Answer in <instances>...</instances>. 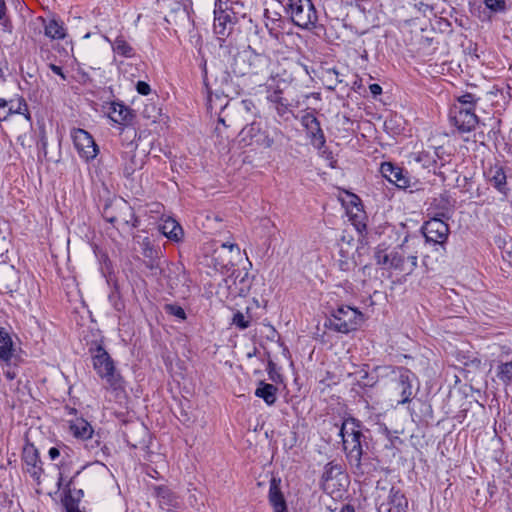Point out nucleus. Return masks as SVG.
<instances>
[{
    "mask_svg": "<svg viewBox=\"0 0 512 512\" xmlns=\"http://www.w3.org/2000/svg\"><path fill=\"white\" fill-rule=\"evenodd\" d=\"M92 362L97 375L105 382L104 389L109 391L115 400L124 399L126 396L125 381L116 370L113 359L101 345L96 347Z\"/></svg>",
    "mask_w": 512,
    "mask_h": 512,
    "instance_id": "obj_1",
    "label": "nucleus"
},
{
    "mask_svg": "<svg viewBox=\"0 0 512 512\" xmlns=\"http://www.w3.org/2000/svg\"><path fill=\"white\" fill-rule=\"evenodd\" d=\"M339 435L342 438L343 449L346 452L349 464L357 475H364L370 471L361 462L363 455L362 438L363 434L360 424L355 419H346L340 428Z\"/></svg>",
    "mask_w": 512,
    "mask_h": 512,
    "instance_id": "obj_2",
    "label": "nucleus"
},
{
    "mask_svg": "<svg viewBox=\"0 0 512 512\" xmlns=\"http://www.w3.org/2000/svg\"><path fill=\"white\" fill-rule=\"evenodd\" d=\"M245 16V7L240 0H216L214 9V32L228 35L241 17Z\"/></svg>",
    "mask_w": 512,
    "mask_h": 512,
    "instance_id": "obj_3",
    "label": "nucleus"
},
{
    "mask_svg": "<svg viewBox=\"0 0 512 512\" xmlns=\"http://www.w3.org/2000/svg\"><path fill=\"white\" fill-rule=\"evenodd\" d=\"M287 13L292 22L302 28L311 30L318 22V12L311 0H288Z\"/></svg>",
    "mask_w": 512,
    "mask_h": 512,
    "instance_id": "obj_4",
    "label": "nucleus"
},
{
    "mask_svg": "<svg viewBox=\"0 0 512 512\" xmlns=\"http://www.w3.org/2000/svg\"><path fill=\"white\" fill-rule=\"evenodd\" d=\"M378 512H407L408 500L403 491L395 486L376 487Z\"/></svg>",
    "mask_w": 512,
    "mask_h": 512,
    "instance_id": "obj_5",
    "label": "nucleus"
},
{
    "mask_svg": "<svg viewBox=\"0 0 512 512\" xmlns=\"http://www.w3.org/2000/svg\"><path fill=\"white\" fill-rule=\"evenodd\" d=\"M362 313L350 306H340L325 323V326L340 333H349L359 326Z\"/></svg>",
    "mask_w": 512,
    "mask_h": 512,
    "instance_id": "obj_6",
    "label": "nucleus"
},
{
    "mask_svg": "<svg viewBox=\"0 0 512 512\" xmlns=\"http://www.w3.org/2000/svg\"><path fill=\"white\" fill-rule=\"evenodd\" d=\"M267 40L265 43L260 42L259 45L256 43L249 44L248 50L244 52L245 60L248 63L247 73L261 74L268 71L270 65V58L267 55L268 44ZM242 75L246 74L245 71H240Z\"/></svg>",
    "mask_w": 512,
    "mask_h": 512,
    "instance_id": "obj_7",
    "label": "nucleus"
},
{
    "mask_svg": "<svg viewBox=\"0 0 512 512\" xmlns=\"http://www.w3.org/2000/svg\"><path fill=\"white\" fill-rule=\"evenodd\" d=\"M417 260V255L409 251L408 241L405 240L401 245L394 248L390 271L401 275H410L417 267Z\"/></svg>",
    "mask_w": 512,
    "mask_h": 512,
    "instance_id": "obj_8",
    "label": "nucleus"
},
{
    "mask_svg": "<svg viewBox=\"0 0 512 512\" xmlns=\"http://www.w3.org/2000/svg\"><path fill=\"white\" fill-rule=\"evenodd\" d=\"M103 217L110 223L122 221L132 227L138 226V219L135 217L133 209L126 201L120 199L111 205H106L103 209Z\"/></svg>",
    "mask_w": 512,
    "mask_h": 512,
    "instance_id": "obj_9",
    "label": "nucleus"
},
{
    "mask_svg": "<svg viewBox=\"0 0 512 512\" xmlns=\"http://www.w3.org/2000/svg\"><path fill=\"white\" fill-rule=\"evenodd\" d=\"M71 137L80 157L90 161L97 156L98 146L87 131L81 128H74L71 132Z\"/></svg>",
    "mask_w": 512,
    "mask_h": 512,
    "instance_id": "obj_10",
    "label": "nucleus"
},
{
    "mask_svg": "<svg viewBox=\"0 0 512 512\" xmlns=\"http://www.w3.org/2000/svg\"><path fill=\"white\" fill-rule=\"evenodd\" d=\"M427 242L443 244L449 235V226L444 218L432 216L422 227Z\"/></svg>",
    "mask_w": 512,
    "mask_h": 512,
    "instance_id": "obj_11",
    "label": "nucleus"
},
{
    "mask_svg": "<svg viewBox=\"0 0 512 512\" xmlns=\"http://www.w3.org/2000/svg\"><path fill=\"white\" fill-rule=\"evenodd\" d=\"M462 107L453 106L450 110V119L459 132L468 133L475 129L479 120L475 114V109Z\"/></svg>",
    "mask_w": 512,
    "mask_h": 512,
    "instance_id": "obj_12",
    "label": "nucleus"
},
{
    "mask_svg": "<svg viewBox=\"0 0 512 512\" xmlns=\"http://www.w3.org/2000/svg\"><path fill=\"white\" fill-rule=\"evenodd\" d=\"M416 379L414 373L406 368H400L399 374L393 379V389L399 394L398 404H405L411 401L413 397L412 383Z\"/></svg>",
    "mask_w": 512,
    "mask_h": 512,
    "instance_id": "obj_13",
    "label": "nucleus"
},
{
    "mask_svg": "<svg viewBox=\"0 0 512 512\" xmlns=\"http://www.w3.org/2000/svg\"><path fill=\"white\" fill-rule=\"evenodd\" d=\"M301 124L305 128L311 144L315 148L321 149L325 145L326 140L316 116L312 112L305 111L301 117Z\"/></svg>",
    "mask_w": 512,
    "mask_h": 512,
    "instance_id": "obj_14",
    "label": "nucleus"
},
{
    "mask_svg": "<svg viewBox=\"0 0 512 512\" xmlns=\"http://www.w3.org/2000/svg\"><path fill=\"white\" fill-rule=\"evenodd\" d=\"M152 494L159 507L168 512L176 511L181 507L179 496L165 485L152 486Z\"/></svg>",
    "mask_w": 512,
    "mask_h": 512,
    "instance_id": "obj_15",
    "label": "nucleus"
},
{
    "mask_svg": "<svg viewBox=\"0 0 512 512\" xmlns=\"http://www.w3.org/2000/svg\"><path fill=\"white\" fill-rule=\"evenodd\" d=\"M121 158L123 174L127 178L132 176L137 170H140L144 165V157L137 155V145L132 142L126 145Z\"/></svg>",
    "mask_w": 512,
    "mask_h": 512,
    "instance_id": "obj_16",
    "label": "nucleus"
},
{
    "mask_svg": "<svg viewBox=\"0 0 512 512\" xmlns=\"http://www.w3.org/2000/svg\"><path fill=\"white\" fill-rule=\"evenodd\" d=\"M70 432L74 437L83 441H91L90 444H87V448L93 450L98 448L100 445V441L98 439L94 440L92 443V438L94 434V430L90 423L83 418H77L75 420L70 421L69 425Z\"/></svg>",
    "mask_w": 512,
    "mask_h": 512,
    "instance_id": "obj_17",
    "label": "nucleus"
},
{
    "mask_svg": "<svg viewBox=\"0 0 512 512\" xmlns=\"http://www.w3.org/2000/svg\"><path fill=\"white\" fill-rule=\"evenodd\" d=\"M495 375L506 386L512 383V350L501 352L497 360Z\"/></svg>",
    "mask_w": 512,
    "mask_h": 512,
    "instance_id": "obj_18",
    "label": "nucleus"
},
{
    "mask_svg": "<svg viewBox=\"0 0 512 512\" xmlns=\"http://www.w3.org/2000/svg\"><path fill=\"white\" fill-rule=\"evenodd\" d=\"M22 460L26 465V471L36 480L40 479L43 472L38 451L33 445H28L23 449Z\"/></svg>",
    "mask_w": 512,
    "mask_h": 512,
    "instance_id": "obj_19",
    "label": "nucleus"
},
{
    "mask_svg": "<svg viewBox=\"0 0 512 512\" xmlns=\"http://www.w3.org/2000/svg\"><path fill=\"white\" fill-rule=\"evenodd\" d=\"M380 171L389 182L397 187L406 188L409 186V179L404 175L400 167L394 166L390 162H385L382 163Z\"/></svg>",
    "mask_w": 512,
    "mask_h": 512,
    "instance_id": "obj_20",
    "label": "nucleus"
},
{
    "mask_svg": "<svg viewBox=\"0 0 512 512\" xmlns=\"http://www.w3.org/2000/svg\"><path fill=\"white\" fill-rule=\"evenodd\" d=\"M453 207L454 204L450 197L447 194H440L433 199L429 210L430 213H433V216L449 219Z\"/></svg>",
    "mask_w": 512,
    "mask_h": 512,
    "instance_id": "obj_21",
    "label": "nucleus"
},
{
    "mask_svg": "<svg viewBox=\"0 0 512 512\" xmlns=\"http://www.w3.org/2000/svg\"><path fill=\"white\" fill-rule=\"evenodd\" d=\"M487 178L489 183L497 189L501 194L507 195L508 187H507V176L500 166L490 167L487 171Z\"/></svg>",
    "mask_w": 512,
    "mask_h": 512,
    "instance_id": "obj_22",
    "label": "nucleus"
},
{
    "mask_svg": "<svg viewBox=\"0 0 512 512\" xmlns=\"http://www.w3.org/2000/svg\"><path fill=\"white\" fill-rule=\"evenodd\" d=\"M269 502L273 512H288L286 501L275 478L270 481Z\"/></svg>",
    "mask_w": 512,
    "mask_h": 512,
    "instance_id": "obj_23",
    "label": "nucleus"
},
{
    "mask_svg": "<svg viewBox=\"0 0 512 512\" xmlns=\"http://www.w3.org/2000/svg\"><path fill=\"white\" fill-rule=\"evenodd\" d=\"M159 230L164 236L175 242H179L184 235L180 224L175 219L170 217L163 220V223L159 226Z\"/></svg>",
    "mask_w": 512,
    "mask_h": 512,
    "instance_id": "obj_24",
    "label": "nucleus"
},
{
    "mask_svg": "<svg viewBox=\"0 0 512 512\" xmlns=\"http://www.w3.org/2000/svg\"><path fill=\"white\" fill-rule=\"evenodd\" d=\"M103 38L111 44L112 50L115 54L125 58H132L135 56L134 48L126 41L122 34H119L114 41H111L106 35H104Z\"/></svg>",
    "mask_w": 512,
    "mask_h": 512,
    "instance_id": "obj_25",
    "label": "nucleus"
},
{
    "mask_svg": "<svg viewBox=\"0 0 512 512\" xmlns=\"http://www.w3.org/2000/svg\"><path fill=\"white\" fill-rule=\"evenodd\" d=\"M44 34L48 38L52 40H61L66 37V29L64 27L63 22L56 20L55 18H51L49 20H44Z\"/></svg>",
    "mask_w": 512,
    "mask_h": 512,
    "instance_id": "obj_26",
    "label": "nucleus"
},
{
    "mask_svg": "<svg viewBox=\"0 0 512 512\" xmlns=\"http://www.w3.org/2000/svg\"><path fill=\"white\" fill-rule=\"evenodd\" d=\"M109 117L115 123L128 124L132 120L133 114L127 106L120 103H112Z\"/></svg>",
    "mask_w": 512,
    "mask_h": 512,
    "instance_id": "obj_27",
    "label": "nucleus"
},
{
    "mask_svg": "<svg viewBox=\"0 0 512 512\" xmlns=\"http://www.w3.org/2000/svg\"><path fill=\"white\" fill-rule=\"evenodd\" d=\"M12 114H23L25 115L26 119H30L27 103L22 97L9 101L8 111L3 115L0 114V121L7 120L8 117Z\"/></svg>",
    "mask_w": 512,
    "mask_h": 512,
    "instance_id": "obj_28",
    "label": "nucleus"
},
{
    "mask_svg": "<svg viewBox=\"0 0 512 512\" xmlns=\"http://www.w3.org/2000/svg\"><path fill=\"white\" fill-rule=\"evenodd\" d=\"M255 396L262 398L267 405L272 406L277 400V388L273 384L261 381L255 390Z\"/></svg>",
    "mask_w": 512,
    "mask_h": 512,
    "instance_id": "obj_29",
    "label": "nucleus"
},
{
    "mask_svg": "<svg viewBox=\"0 0 512 512\" xmlns=\"http://www.w3.org/2000/svg\"><path fill=\"white\" fill-rule=\"evenodd\" d=\"M13 356V342L9 333L0 327V360L8 362Z\"/></svg>",
    "mask_w": 512,
    "mask_h": 512,
    "instance_id": "obj_30",
    "label": "nucleus"
},
{
    "mask_svg": "<svg viewBox=\"0 0 512 512\" xmlns=\"http://www.w3.org/2000/svg\"><path fill=\"white\" fill-rule=\"evenodd\" d=\"M394 255V248L393 249H387L382 248L381 246H378L374 253V258L376 260L377 265L381 266L383 269L391 270V257Z\"/></svg>",
    "mask_w": 512,
    "mask_h": 512,
    "instance_id": "obj_31",
    "label": "nucleus"
},
{
    "mask_svg": "<svg viewBox=\"0 0 512 512\" xmlns=\"http://www.w3.org/2000/svg\"><path fill=\"white\" fill-rule=\"evenodd\" d=\"M260 132V122L256 121V119H251L250 123L241 130L242 139L244 141L249 140L250 142H258L259 140L257 139V137L259 136Z\"/></svg>",
    "mask_w": 512,
    "mask_h": 512,
    "instance_id": "obj_32",
    "label": "nucleus"
},
{
    "mask_svg": "<svg viewBox=\"0 0 512 512\" xmlns=\"http://www.w3.org/2000/svg\"><path fill=\"white\" fill-rule=\"evenodd\" d=\"M240 110L247 114V117H245L246 121H250L251 119H256L258 117V109L251 99L242 100L240 103Z\"/></svg>",
    "mask_w": 512,
    "mask_h": 512,
    "instance_id": "obj_33",
    "label": "nucleus"
},
{
    "mask_svg": "<svg viewBox=\"0 0 512 512\" xmlns=\"http://www.w3.org/2000/svg\"><path fill=\"white\" fill-rule=\"evenodd\" d=\"M227 104L228 100L226 99V97H222L217 94H215L214 96L210 95L208 97L207 107L208 110H210V112H213L214 110L216 111L217 109L221 111L224 108H226Z\"/></svg>",
    "mask_w": 512,
    "mask_h": 512,
    "instance_id": "obj_34",
    "label": "nucleus"
},
{
    "mask_svg": "<svg viewBox=\"0 0 512 512\" xmlns=\"http://www.w3.org/2000/svg\"><path fill=\"white\" fill-rule=\"evenodd\" d=\"M341 474H342V466L339 464L330 462L324 468L322 479L324 481H329Z\"/></svg>",
    "mask_w": 512,
    "mask_h": 512,
    "instance_id": "obj_35",
    "label": "nucleus"
},
{
    "mask_svg": "<svg viewBox=\"0 0 512 512\" xmlns=\"http://www.w3.org/2000/svg\"><path fill=\"white\" fill-rule=\"evenodd\" d=\"M142 255L145 259H152L153 257H157L159 255V250L156 249L149 238H144L141 243Z\"/></svg>",
    "mask_w": 512,
    "mask_h": 512,
    "instance_id": "obj_36",
    "label": "nucleus"
},
{
    "mask_svg": "<svg viewBox=\"0 0 512 512\" xmlns=\"http://www.w3.org/2000/svg\"><path fill=\"white\" fill-rule=\"evenodd\" d=\"M458 103L453 106H463L462 108L466 109H475L477 100L475 96L471 93H466L457 98Z\"/></svg>",
    "mask_w": 512,
    "mask_h": 512,
    "instance_id": "obj_37",
    "label": "nucleus"
},
{
    "mask_svg": "<svg viewBox=\"0 0 512 512\" xmlns=\"http://www.w3.org/2000/svg\"><path fill=\"white\" fill-rule=\"evenodd\" d=\"M79 499H75L72 495V492L70 489H68L67 494L65 495V498L63 500L65 509L67 512H81L78 507Z\"/></svg>",
    "mask_w": 512,
    "mask_h": 512,
    "instance_id": "obj_38",
    "label": "nucleus"
},
{
    "mask_svg": "<svg viewBox=\"0 0 512 512\" xmlns=\"http://www.w3.org/2000/svg\"><path fill=\"white\" fill-rule=\"evenodd\" d=\"M165 311L170 314V315H173L181 320H184L186 319V313L184 311V309L179 306V305H175V304H166L165 305Z\"/></svg>",
    "mask_w": 512,
    "mask_h": 512,
    "instance_id": "obj_39",
    "label": "nucleus"
},
{
    "mask_svg": "<svg viewBox=\"0 0 512 512\" xmlns=\"http://www.w3.org/2000/svg\"><path fill=\"white\" fill-rule=\"evenodd\" d=\"M145 266L152 272L153 275H157L161 272L160 256L153 257L152 259L145 260Z\"/></svg>",
    "mask_w": 512,
    "mask_h": 512,
    "instance_id": "obj_40",
    "label": "nucleus"
},
{
    "mask_svg": "<svg viewBox=\"0 0 512 512\" xmlns=\"http://www.w3.org/2000/svg\"><path fill=\"white\" fill-rule=\"evenodd\" d=\"M232 324H234L239 329L244 330L250 326V320L246 319L243 313L238 311L233 316Z\"/></svg>",
    "mask_w": 512,
    "mask_h": 512,
    "instance_id": "obj_41",
    "label": "nucleus"
},
{
    "mask_svg": "<svg viewBox=\"0 0 512 512\" xmlns=\"http://www.w3.org/2000/svg\"><path fill=\"white\" fill-rule=\"evenodd\" d=\"M488 9L494 12H502L506 8L505 0H484Z\"/></svg>",
    "mask_w": 512,
    "mask_h": 512,
    "instance_id": "obj_42",
    "label": "nucleus"
},
{
    "mask_svg": "<svg viewBox=\"0 0 512 512\" xmlns=\"http://www.w3.org/2000/svg\"><path fill=\"white\" fill-rule=\"evenodd\" d=\"M267 100L274 106L280 103L284 98L282 97V90L277 86L272 92L268 91Z\"/></svg>",
    "mask_w": 512,
    "mask_h": 512,
    "instance_id": "obj_43",
    "label": "nucleus"
},
{
    "mask_svg": "<svg viewBox=\"0 0 512 512\" xmlns=\"http://www.w3.org/2000/svg\"><path fill=\"white\" fill-rule=\"evenodd\" d=\"M266 28L268 29L269 36L272 40H275L276 42H284L286 35L283 32H280L272 27H269V25L266 23Z\"/></svg>",
    "mask_w": 512,
    "mask_h": 512,
    "instance_id": "obj_44",
    "label": "nucleus"
},
{
    "mask_svg": "<svg viewBox=\"0 0 512 512\" xmlns=\"http://www.w3.org/2000/svg\"><path fill=\"white\" fill-rule=\"evenodd\" d=\"M136 90L141 95H148L151 92L150 85L144 81L137 82Z\"/></svg>",
    "mask_w": 512,
    "mask_h": 512,
    "instance_id": "obj_45",
    "label": "nucleus"
},
{
    "mask_svg": "<svg viewBox=\"0 0 512 512\" xmlns=\"http://www.w3.org/2000/svg\"><path fill=\"white\" fill-rule=\"evenodd\" d=\"M274 107H275V110H276L277 114L280 117L285 116L289 112L288 104L285 101V99L282 100L280 103L276 104Z\"/></svg>",
    "mask_w": 512,
    "mask_h": 512,
    "instance_id": "obj_46",
    "label": "nucleus"
},
{
    "mask_svg": "<svg viewBox=\"0 0 512 512\" xmlns=\"http://www.w3.org/2000/svg\"><path fill=\"white\" fill-rule=\"evenodd\" d=\"M350 204L356 209L357 212H362L361 210V200L355 194H349Z\"/></svg>",
    "mask_w": 512,
    "mask_h": 512,
    "instance_id": "obj_47",
    "label": "nucleus"
},
{
    "mask_svg": "<svg viewBox=\"0 0 512 512\" xmlns=\"http://www.w3.org/2000/svg\"><path fill=\"white\" fill-rule=\"evenodd\" d=\"M268 374H269V378L272 381H274V382L277 381L279 374L275 372L274 364L272 362H269V364H268Z\"/></svg>",
    "mask_w": 512,
    "mask_h": 512,
    "instance_id": "obj_48",
    "label": "nucleus"
},
{
    "mask_svg": "<svg viewBox=\"0 0 512 512\" xmlns=\"http://www.w3.org/2000/svg\"><path fill=\"white\" fill-rule=\"evenodd\" d=\"M369 90H370V93L374 96V97H377L378 95H380L382 93V87L378 84H371L369 86Z\"/></svg>",
    "mask_w": 512,
    "mask_h": 512,
    "instance_id": "obj_49",
    "label": "nucleus"
},
{
    "mask_svg": "<svg viewBox=\"0 0 512 512\" xmlns=\"http://www.w3.org/2000/svg\"><path fill=\"white\" fill-rule=\"evenodd\" d=\"M221 247L228 248L230 250V252L236 250L238 254L240 253V248L235 243H230V242L222 243Z\"/></svg>",
    "mask_w": 512,
    "mask_h": 512,
    "instance_id": "obj_50",
    "label": "nucleus"
},
{
    "mask_svg": "<svg viewBox=\"0 0 512 512\" xmlns=\"http://www.w3.org/2000/svg\"><path fill=\"white\" fill-rule=\"evenodd\" d=\"M50 69L53 73L61 76L63 79H65V75L63 74L62 68L60 66H57L55 64H50Z\"/></svg>",
    "mask_w": 512,
    "mask_h": 512,
    "instance_id": "obj_51",
    "label": "nucleus"
},
{
    "mask_svg": "<svg viewBox=\"0 0 512 512\" xmlns=\"http://www.w3.org/2000/svg\"><path fill=\"white\" fill-rule=\"evenodd\" d=\"M48 454L52 460H55L57 457H59L60 451L56 447H52L49 449Z\"/></svg>",
    "mask_w": 512,
    "mask_h": 512,
    "instance_id": "obj_52",
    "label": "nucleus"
},
{
    "mask_svg": "<svg viewBox=\"0 0 512 512\" xmlns=\"http://www.w3.org/2000/svg\"><path fill=\"white\" fill-rule=\"evenodd\" d=\"M5 15V2L4 0H0V20L4 17Z\"/></svg>",
    "mask_w": 512,
    "mask_h": 512,
    "instance_id": "obj_53",
    "label": "nucleus"
},
{
    "mask_svg": "<svg viewBox=\"0 0 512 512\" xmlns=\"http://www.w3.org/2000/svg\"><path fill=\"white\" fill-rule=\"evenodd\" d=\"M6 107H9V102L3 98H0V109H4Z\"/></svg>",
    "mask_w": 512,
    "mask_h": 512,
    "instance_id": "obj_54",
    "label": "nucleus"
},
{
    "mask_svg": "<svg viewBox=\"0 0 512 512\" xmlns=\"http://www.w3.org/2000/svg\"><path fill=\"white\" fill-rule=\"evenodd\" d=\"M355 226L357 228L358 231H362L363 229L366 228V225L364 223H362L361 221H359L358 223H355Z\"/></svg>",
    "mask_w": 512,
    "mask_h": 512,
    "instance_id": "obj_55",
    "label": "nucleus"
},
{
    "mask_svg": "<svg viewBox=\"0 0 512 512\" xmlns=\"http://www.w3.org/2000/svg\"><path fill=\"white\" fill-rule=\"evenodd\" d=\"M189 502H190V504H191L192 506H194V505L197 503V498H196L195 494H191V495L189 496Z\"/></svg>",
    "mask_w": 512,
    "mask_h": 512,
    "instance_id": "obj_56",
    "label": "nucleus"
},
{
    "mask_svg": "<svg viewBox=\"0 0 512 512\" xmlns=\"http://www.w3.org/2000/svg\"><path fill=\"white\" fill-rule=\"evenodd\" d=\"M341 512H354V508L350 505L345 506Z\"/></svg>",
    "mask_w": 512,
    "mask_h": 512,
    "instance_id": "obj_57",
    "label": "nucleus"
},
{
    "mask_svg": "<svg viewBox=\"0 0 512 512\" xmlns=\"http://www.w3.org/2000/svg\"><path fill=\"white\" fill-rule=\"evenodd\" d=\"M265 141H266V143H265L266 147H271V145L273 144V140L272 139L266 138Z\"/></svg>",
    "mask_w": 512,
    "mask_h": 512,
    "instance_id": "obj_58",
    "label": "nucleus"
},
{
    "mask_svg": "<svg viewBox=\"0 0 512 512\" xmlns=\"http://www.w3.org/2000/svg\"><path fill=\"white\" fill-rule=\"evenodd\" d=\"M76 495H77V498H76V499H79V500H80V497L83 495V491H82V490H78V491H76Z\"/></svg>",
    "mask_w": 512,
    "mask_h": 512,
    "instance_id": "obj_59",
    "label": "nucleus"
},
{
    "mask_svg": "<svg viewBox=\"0 0 512 512\" xmlns=\"http://www.w3.org/2000/svg\"><path fill=\"white\" fill-rule=\"evenodd\" d=\"M218 121H219L220 123H222V124H225L224 119H223V118H221V117H219Z\"/></svg>",
    "mask_w": 512,
    "mask_h": 512,
    "instance_id": "obj_60",
    "label": "nucleus"
},
{
    "mask_svg": "<svg viewBox=\"0 0 512 512\" xmlns=\"http://www.w3.org/2000/svg\"><path fill=\"white\" fill-rule=\"evenodd\" d=\"M266 86H267L268 89H270L272 87V85L269 84L268 82L266 83Z\"/></svg>",
    "mask_w": 512,
    "mask_h": 512,
    "instance_id": "obj_61",
    "label": "nucleus"
},
{
    "mask_svg": "<svg viewBox=\"0 0 512 512\" xmlns=\"http://www.w3.org/2000/svg\"><path fill=\"white\" fill-rule=\"evenodd\" d=\"M62 480H63V477H62V476H60V479H59V485L61 484Z\"/></svg>",
    "mask_w": 512,
    "mask_h": 512,
    "instance_id": "obj_62",
    "label": "nucleus"
},
{
    "mask_svg": "<svg viewBox=\"0 0 512 512\" xmlns=\"http://www.w3.org/2000/svg\"><path fill=\"white\" fill-rule=\"evenodd\" d=\"M71 483H72V479L69 480V482L67 483V486H70Z\"/></svg>",
    "mask_w": 512,
    "mask_h": 512,
    "instance_id": "obj_63",
    "label": "nucleus"
}]
</instances>
